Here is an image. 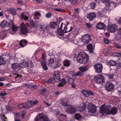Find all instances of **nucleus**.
I'll list each match as a JSON object with an SVG mask.
<instances>
[{
    "label": "nucleus",
    "instance_id": "f257e3e1",
    "mask_svg": "<svg viewBox=\"0 0 121 121\" xmlns=\"http://www.w3.org/2000/svg\"><path fill=\"white\" fill-rule=\"evenodd\" d=\"M50 28H58V30L57 33L58 34V37L62 39H63L65 38L69 39L70 42L73 43H74V40L75 39V36L73 35H67L65 37L64 33L69 32L71 31L72 28V26L70 27V29L68 30L67 26L61 22H57L56 23L51 22L50 23Z\"/></svg>",
    "mask_w": 121,
    "mask_h": 121
},
{
    "label": "nucleus",
    "instance_id": "f03ea898",
    "mask_svg": "<svg viewBox=\"0 0 121 121\" xmlns=\"http://www.w3.org/2000/svg\"><path fill=\"white\" fill-rule=\"evenodd\" d=\"M117 110V108L116 107L111 108L110 105L106 106L104 104L100 107L99 112L101 114L103 115L111 114L114 115L116 113Z\"/></svg>",
    "mask_w": 121,
    "mask_h": 121
},
{
    "label": "nucleus",
    "instance_id": "7ed1b4c3",
    "mask_svg": "<svg viewBox=\"0 0 121 121\" xmlns=\"http://www.w3.org/2000/svg\"><path fill=\"white\" fill-rule=\"evenodd\" d=\"M0 26L4 31L8 30L10 28L12 27L13 31L14 32L17 31L19 29V27L14 26L13 21L9 19L8 21H3L0 23Z\"/></svg>",
    "mask_w": 121,
    "mask_h": 121
},
{
    "label": "nucleus",
    "instance_id": "20e7f679",
    "mask_svg": "<svg viewBox=\"0 0 121 121\" xmlns=\"http://www.w3.org/2000/svg\"><path fill=\"white\" fill-rule=\"evenodd\" d=\"M84 52L79 53L77 57V61L81 63L85 64L89 60L88 57Z\"/></svg>",
    "mask_w": 121,
    "mask_h": 121
},
{
    "label": "nucleus",
    "instance_id": "39448f33",
    "mask_svg": "<svg viewBox=\"0 0 121 121\" xmlns=\"http://www.w3.org/2000/svg\"><path fill=\"white\" fill-rule=\"evenodd\" d=\"M48 64L49 66L53 68H57L60 66L61 62L59 59L56 58L55 61L54 58H50L48 60Z\"/></svg>",
    "mask_w": 121,
    "mask_h": 121
},
{
    "label": "nucleus",
    "instance_id": "423d86ee",
    "mask_svg": "<svg viewBox=\"0 0 121 121\" xmlns=\"http://www.w3.org/2000/svg\"><path fill=\"white\" fill-rule=\"evenodd\" d=\"M65 111L68 113L72 114L74 113L77 111L80 110L76 109V107L74 106L70 105H68L65 108Z\"/></svg>",
    "mask_w": 121,
    "mask_h": 121
},
{
    "label": "nucleus",
    "instance_id": "0eeeda50",
    "mask_svg": "<svg viewBox=\"0 0 121 121\" xmlns=\"http://www.w3.org/2000/svg\"><path fill=\"white\" fill-rule=\"evenodd\" d=\"M87 108L90 115L95 113L96 111L97 107L92 103H90L88 104Z\"/></svg>",
    "mask_w": 121,
    "mask_h": 121
},
{
    "label": "nucleus",
    "instance_id": "6e6552de",
    "mask_svg": "<svg viewBox=\"0 0 121 121\" xmlns=\"http://www.w3.org/2000/svg\"><path fill=\"white\" fill-rule=\"evenodd\" d=\"M35 121H49V119L46 115L39 114L35 118Z\"/></svg>",
    "mask_w": 121,
    "mask_h": 121
},
{
    "label": "nucleus",
    "instance_id": "1a4fd4ad",
    "mask_svg": "<svg viewBox=\"0 0 121 121\" xmlns=\"http://www.w3.org/2000/svg\"><path fill=\"white\" fill-rule=\"evenodd\" d=\"M94 80L97 84H102L104 82L103 76L101 74L99 75L97 77H94Z\"/></svg>",
    "mask_w": 121,
    "mask_h": 121
},
{
    "label": "nucleus",
    "instance_id": "9d476101",
    "mask_svg": "<svg viewBox=\"0 0 121 121\" xmlns=\"http://www.w3.org/2000/svg\"><path fill=\"white\" fill-rule=\"evenodd\" d=\"M20 29L23 35H26L28 32L29 29L25 26L23 22H22L21 23Z\"/></svg>",
    "mask_w": 121,
    "mask_h": 121
},
{
    "label": "nucleus",
    "instance_id": "9b49d317",
    "mask_svg": "<svg viewBox=\"0 0 121 121\" xmlns=\"http://www.w3.org/2000/svg\"><path fill=\"white\" fill-rule=\"evenodd\" d=\"M117 26L115 24L112 25L108 26L107 30L108 32L111 33H114L117 29Z\"/></svg>",
    "mask_w": 121,
    "mask_h": 121
},
{
    "label": "nucleus",
    "instance_id": "f8f14e48",
    "mask_svg": "<svg viewBox=\"0 0 121 121\" xmlns=\"http://www.w3.org/2000/svg\"><path fill=\"white\" fill-rule=\"evenodd\" d=\"M94 67L96 72L98 73H100L101 72L103 66L101 64H96L94 65Z\"/></svg>",
    "mask_w": 121,
    "mask_h": 121
},
{
    "label": "nucleus",
    "instance_id": "ddd939ff",
    "mask_svg": "<svg viewBox=\"0 0 121 121\" xmlns=\"http://www.w3.org/2000/svg\"><path fill=\"white\" fill-rule=\"evenodd\" d=\"M116 4L115 3H113L112 2L108 1L105 4L106 7H107L106 10L108 9L111 10L113 8H114L116 6Z\"/></svg>",
    "mask_w": 121,
    "mask_h": 121
},
{
    "label": "nucleus",
    "instance_id": "4468645a",
    "mask_svg": "<svg viewBox=\"0 0 121 121\" xmlns=\"http://www.w3.org/2000/svg\"><path fill=\"white\" fill-rule=\"evenodd\" d=\"M106 90L108 91H112L114 88V85L110 82H107L105 86Z\"/></svg>",
    "mask_w": 121,
    "mask_h": 121
},
{
    "label": "nucleus",
    "instance_id": "2eb2a0df",
    "mask_svg": "<svg viewBox=\"0 0 121 121\" xmlns=\"http://www.w3.org/2000/svg\"><path fill=\"white\" fill-rule=\"evenodd\" d=\"M90 37L89 35H85L82 37V41L85 44L88 43L90 40Z\"/></svg>",
    "mask_w": 121,
    "mask_h": 121
},
{
    "label": "nucleus",
    "instance_id": "dca6fc26",
    "mask_svg": "<svg viewBox=\"0 0 121 121\" xmlns=\"http://www.w3.org/2000/svg\"><path fill=\"white\" fill-rule=\"evenodd\" d=\"M53 78L56 82L60 81V78L59 75V73L58 71H55Z\"/></svg>",
    "mask_w": 121,
    "mask_h": 121
},
{
    "label": "nucleus",
    "instance_id": "f3484780",
    "mask_svg": "<svg viewBox=\"0 0 121 121\" xmlns=\"http://www.w3.org/2000/svg\"><path fill=\"white\" fill-rule=\"evenodd\" d=\"M82 93L86 97L89 96L90 95H93V93L91 91H86L85 90H83L82 91Z\"/></svg>",
    "mask_w": 121,
    "mask_h": 121
},
{
    "label": "nucleus",
    "instance_id": "a211bd4d",
    "mask_svg": "<svg viewBox=\"0 0 121 121\" xmlns=\"http://www.w3.org/2000/svg\"><path fill=\"white\" fill-rule=\"evenodd\" d=\"M87 17L89 19L90 21H91L96 17V15L95 13H91L87 15Z\"/></svg>",
    "mask_w": 121,
    "mask_h": 121
},
{
    "label": "nucleus",
    "instance_id": "6ab92c4d",
    "mask_svg": "<svg viewBox=\"0 0 121 121\" xmlns=\"http://www.w3.org/2000/svg\"><path fill=\"white\" fill-rule=\"evenodd\" d=\"M12 68L13 69H17L18 70L21 69V66L19 64L14 63L12 65Z\"/></svg>",
    "mask_w": 121,
    "mask_h": 121
},
{
    "label": "nucleus",
    "instance_id": "aec40b11",
    "mask_svg": "<svg viewBox=\"0 0 121 121\" xmlns=\"http://www.w3.org/2000/svg\"><path fill=\"white\" fill-rule=\"evenodd\" d=\"M60 101L61 104L62 106L66 107L68 106L67 99L64 98L61 99Z\"/></svg>",
    "mask_w": 121,
    "mask_h": 121
},
{
    "label": "nucleus",
    "instance_id": "412c9836",
    "mask_svg": "<svg viewBox=\"0 0 121 121\" xmlns=\"http://www.w3.org/2000/svg\"><path fill=\"white\" fill-rule=\"evenodd\" d=\"M48 26V25L45 24H42L41 23L40 24L39 28L41 31H44L47 30Z\"/></svg>",
    "mask_w": 121,
    "mask_h": 121
},
{
    "label": "nucleus",
    "instance_id": "4be33fe9",
    "mask_svg": "<svg viewBox=\"0 0 121 121\" xmlns=\"http://www.w3.org/2000/svg\"><path fill=\"white\" fill-rule=\"evenodd\" d=\"M66 82L65 79L62 78L61 80V82L57 85L58 87H61L64 86L66 84Z\"/></svg>",
    "mask_w": 121,
    "mask_h": 121
},
{
    "label": "nucleus",
    "instance_id": "5701e85b",
    "mask_svg": "<svg viewBox=\"0 0 121 121\" xmlns=\"http://www.w3.org/2000/svg\"><path fill=\"white\" fill-rule=\"evenodd\" d=\"M27 14V13L26 12L22 13L21 16V18L25 20H27L29 16Z\"/></svg>",
    "mask_w": 121,
    "mask_h": 121
},
{
    "label": "nucleus",
    "instance_id": "b1692460",
    "mask_svg": "<svg viewBox=\"0 0 121 121\" xmlns=\"http://www.w3.org/2000/svg\"><path fill=\"white\" fill-rule=\"evenodd\" d=\"M27 43V41L25 39H23L20 41L19 44L21 47H23L26 45Z\"/></svg>",
    "mask_w": 121,
    "mask_h": 121
},
{
    "label": "nucleus",
    "instance_id": "393cba45",
    "mask_svg": "<svg viewBox=\"0 0 121 121\" xmlns=\"http://www.w3.org/2000/svg\"><path fill=\"white\" fill-rule=\"evenodd\" d=\"M105 25L103 23L100 22L98 23L96 25L97 28L99 29H102L104 28Z\"/></svg>",
    "mask_w": 121,
    "mask_h": 121
},
{
    "label": "nucleus",
    "instance_id": "a878e982",
    "mask_svg": "<svg viewBox=\"0 0 121 121\" xmlns=\"http://www.w3.org/2000/svg\"><path fill=\"white\" fill-rule=\"evenodd\" d=\"M56 115L59 114L61 116V117H64V118L66 119V115H63L62 114H60V112L59 110H56L54 111Z\"/></svg>",
    "mask_w": 121,
    "mask_h": 121
},
{
    "label": "nucleus",
    "instance_id": "bb28decb",
    "mask_svg": "<svg viewBox=\"0 0 121 121\" xmlns=\"http://www.w3.org/2000/svg\"><path fill=\"white\" fill-rule=\"evenodd\" d=\"M89 68L87 66H81L79 68V69L82 72L85 71L87 70Z\"/></svg>",
    "mask_w": 121,
    "mask_h": 121
},
{
    "label": "nucleus",
    "instance_id": "cd10ccee",
    "mask_svg": "<svg viewBox=\"0 0 121 121\" xmlns=\"http://www.w3.org/2000/svg\"><path fill=\"white\" fill-rule=\"evenodd\" d=\"M26 108H29L32 107L33 106V104L31 100H28L26 104H25Z\"/></svg>",
    "mask_w": 121,
    "mask_h": 121
},
{
    "label": "nucleus",
    "instance_id": "c85d7f7f",
    "mask_svg": "<svg viewBox=\"0 0 121 121\" xmlns=\"http://www.w3.org/2000/svg\"><path fill=\"white\" fill-rule=\"evenodd\" d=\"M87 49L90 53H92L93 51L92 45L91 44L88 45L86 46Z\"/></svg>",
    "mask_w": 121,
    "mask_h": 121
},
{
    "label": "nucleus",
    "instance_id": "c756f323",
    "mask_svg": "<svg viewBox=\"0 0 121 121\" xmlns=\"http://www.w3.org/2000/svg\"><path fill=\"white\" fill-rule=\"evenodd\" d=\"M86 105H85V104H84L83 106L82 107H76V109L80 110L77 111L81 112L82 111H84L85 110L86 108Z\"/></svg>",
    "mask_w": 121,
    "mask_h": 121
},
{
    "label": "nucleus",
    "instance_id": "7c9ffc66",
    "mask_svg": "<svg viewBox=\"0 0 121 121\" xmlns=\"http://www.w3.org/2000/svg\"><path fill=\"white\" fill-rule=\"evenodd\" d=\"M41 65L43 69L45 70H47L48 69V67L47 66L46 63L44 61L41 62Z\"/></svg>",
    "mask_w": 121,
    "mask_h": 121
},
{
    "label": "nucleus",
    "instance_id": "2f4dec72",
    "mask_svg": "<svg viewBox=\"0 0 121 121\" xmlns=\"http://www.w3.org/2000/svg\"><path fill=\"white\" fill-rule=\"evenodd\" d=\"M41 14L40 13L38 12H35V13L33 17L35 19H37L39 18Z\"/></svg>",
    "mask_w": 121,
    "mask_h": 121
},
{
    "label": "nucleus",
    "instance_id": "473e14b6",
    "mask_svg": "<svg viewBox=\"0 0 121 121\" xmlns=\"http://www.w3.org/2000/svg\"><path fill=\"white\" fill-rule=\"evenodd\" d=\"M21 62L20 63V64L21 65H20L21 67L25 68L27 67L28 68V62H24L22 64H21Z\"/></svg>",
    "mask_w": 121,
    "mask_h": 121
},
{
    "label": "nucleus",
    "instance_id": "72a5a7b5",
    "mask_svg": "<svg viewBox=\"0 0 121 121\" xmlns=\"http://www.w3.org/2000/svg\"><path fill=\"white\" fill-rule=\"evenodd\" d=\"M6 61L5 59L2 56H0V65H3L5 63Z\"/></svg>",
    "mask_w": 121,
    "mask_h": 121
},
{
    "label": "nucleus",
    "instance_id": "f704fd0d",
    "mask_svg": "<svg viewBox=\"0 0 121 121\" xmlns=\"http://www.w3.org/2000/svg\"><path fill=\"white\" fill-rule=\"evenodd\" d=\"M63 63L64 65L66 66H69L70 64V61L67 60H65L63 62Z\"/></svg>",
    "mask_w": 121,
    "mask_h": 121
},
{
    "label": "nucleus",
    "instance_id": "c9c22d12",
    "mask_svg": "<svg viewBox=\"0 0 121 121\" xmlns=\"http://www.w3.org/2000/svg\"><path fill=\"white\" fill-rule=\"evenodd\" d=\"M109 64L110 66H114L116 64V62L113 60H111L109 62Z\"/></svg>",
    "mask_w": 121,
    "mask_h": 121
},
{
    "label": "nucleus",
    "instance_id": "e433bc0d",
    "mask_svg": "<svg viewBox=\"0 0 121 121\" xmlns=\"http://www.w3.org/2000/svg\"><path fill=\"white\" fill-rule=\"evenodd\" d=\"M0 117L1 118V121H6L7 120V118L3 114H0Z\"/></svg>",
    "mask_w": 121,
    "mask_h": 121
},
{
    "label": "nucleus",
    "instance_id": "4c0bfd02",
    "mask_svg": "<svg viewBox=\"0 0 121 121\" xmlns=\"http://www.w3.org/2000/svg\"><path fill=\"white\" fill-rule=\"evenodd\" d=\"M29 26L30 27L32 28L33 27L36 28L38 26L37 25H35L34 22H30Z\"/></svg>",
    "mask_w": 121,
    "mask_h": 121
},
{
    "label": "nucleus",
    "instance_id": "58836bf2",
    "mask_svg": "<svg viewBox=\"0 0 121 121\" xmlns=\"http://www.w3.org/2000/svg\"><path fill=\"white\" fill-rule=\"evenodd\" d=\"M81 117V115L79 113H76L75 115V119L78 120L80 119Z\"/></svg>",
    "mask_w": 121,
    "mask_h": 121
},
{
    "label": "nucleus",
    "instance_id": "ea45409f",
    "mask_svg": "<svg viewBox=\"0 0 121 121\" xmlns=\"http://www.w3.org/2000/svg\"><path fill=\"white\" fill-rule=\"evenodd\" d=\"M112 55L113 56L121 57V53L116 52L113 53Z\"/></svg>",
    "mask_w": 121,
    "mask_h": 121
},
{
    "label": "nucleus",
    "instance_id": "a19ab883",
    "mask_svg": "<svg viewBox=\"0 0 121 121\" xmlns=\"http://www.w3.org/2000/svg\"><path fill=\"white\" fill-rule=\"evenodd\" d=\"M96 4L94 2H92L90 3V6L91 9H94L95 7Z\"/></svg>",
    "mask_w": 121,
    "mask_h": 121
},
{
    "label": "nucleus",
    "instance_id": "79ce46f5",
    "mask_svg": "<svg viewBox=\"0 0 121 121\" xmlns=\"http://www.w3.org/2000/svg\"><path fill=\"white\" fill-rule=\"evenodd\" d=\"M11 13L13 14V15H14L16 14V12L15 9L13 8H12L11 9Z\"/></svg>",
    "mask_w": 121,
    "mask_h": 121
},
{
    "label": "nucleus",
    "instance_id": "37998d69",
    "mask_svg": "<svg viewBox=\"0 0 121 121\" xmlns=\"http://www.w3.org/2000/svg\"><path fill=\"white\" fill-rule=\"evenodd\" d=\"M83 73L82 71H78L75 74L74 76H81L82 75Z\"/></svg>",
    "mask_w": 121,
    "mask_h": 121
},
{
    "label": "nucleus",
    "instance_id": "c03bdc74",
    "mask_svg": "<svg viewBox=\"0 0 121 121\" xmlns=\"http://www.w3.org/2000/svg\"><path fill=\"white\" fill-rule=\"evenodd\" d=\"M117 32L118 35L121 36V27L117 29Z\"/></svg>",
    "mask_w": 121,
    "mask_h": 121
},
{
    "label": "nucleus",
    "instance_id": "a18cd8bd",
    "mask_svg": "<svg viewBox=\"0 0 121 121\" xmlns=\"http://www.w3.org/2000/svg\"><path fill=\"white\" fill-rule=\"evenodd\" d=\"M14 115V117L15 119H17V118H19L21 116L18 113H17L15 114Z\"/></svg>",
    "mask_w": 121,
    "mask_h": 121
},
{
    "label": "nucleus",
    "instance_id": "49530a36",
    "mask_svg": "<svg viewBox=\"0 0 121 121\" xmlns=\"http://www.w3.org/2000/svg\"><path fill=\"white\" fill-rule=\"evenodd\" d=\"M18 107L19 108H26V106L25 104H20L18 106Z\"/></svg>",
    "mask_w": 121,
    "mask_h": 121
},
{
    "label": "nucleus",
    "instance_id": "de8ad7c7",
    "mask_svg": "<svg viewBox=\"0 0 121 121\" xmlns=\"http://www.w3.org/2000/svg\"><path fill=\"white\" fill-rule=\"evenodd\" d=\"M55 82H56L55 81L54 78L50 79L48 81V83H54Z\"/></svg>",
    "mask_w": 121,
    "mask_h": 121
},
{
    "label": "nucleus",
    "instance_id": "09e8293b",
    "mask_svg": "<svg viewBox=\"0 0 121 121\" xmlns=\"http://www.w3.org/2000/svg\"><path fill=\"white\" fill-rule=\"evenodd\" d=\"M86 25L87 28H91L92 26V24L88 23H86Z\"/></svg>",
    "mask_w": 121,
    "mask_h": 121
},
{
    "label": "nucleus",
    "instance_id": "8fccbe9b",
    "mask_svg": "<svg viewBox=\"0 0 121 121\" xmlns=\"http://www.w3.org/2000/svg\"><path fill=\"white\" fill-rule=\"evenodd\" d=\"M68 81L70 83L72 84L73 83L74 81V80L71 78H70L69 79Z\"/></svg>",
    "mask_w": 121,
    "mask_h": 121
},
{
    "label": "nucleus",
    "instance_id": "3c124183",
    "mask_svg": "<svg viewBox=\"0 0 121 121\" xmlns=\"http://www.w3.org/2000/svg\"><path fill=\"white\" fill-rule=\"evenodd\" d=\"M67 1H69L71 3H72L73 4H74L76 3L77 2L75 1L74 0H65Z\"/></svg>",
    "mask_w": 121,
    "mask_h": 121
},
{
    "label": "nucleus",
    "instance_id": "603ef678",
    "mask_svg": "<svg viewBox=\"0 0 121 121\" xmlns=\"http://www.w3.org/2000/svg\"><path fill=\"white\" fill-rule=\"evenodd\" d=\"M26 112V110H23L21 113V115L22 116V117L23 118L24 117V115L25 114Z\"/></svg>",
    "mask_w": 121,
    "mask_h": 121
},
{
    "label": "nucleus",
    "instance_id": "864d4df0",
    "mask_svg": "<svg viewBox=\"0 0 121 121\" xmlns=\"http://www.w3.org/2000/svg\"><path fill=\"white\" fill-rule=\"evenodd\" d=\"M31 101L33 104V106L37 104L38 103V101L37 100H35V101L31 100Z\"/></svg>",
    "mask_w": 121,
    "mask_h": 121
},
{
    "label": "nucleus",
    "instance_id": "5fc2aeb1",
    "mask_svg": "<svg viewBox=\"0 0 121 121\" xmlns=\"http://www.w3.org/2000/svg\"><path fill=\"white\" fill-rule=\"evenodd\" d=\"M51 14L50 13H48L46 14V17L47 18H49L51 16Z\"/></svg>",
    "mask_w": 121,
    "mask_h": 121
},
{
    "label": "nucleus",
    "instance_id": "6e6d98bb",
    "mask_svg": "<svg viewBox=\"0 0 121 121\" xmlns=\"http://www.w3.org/2000/svg\"><path fill=\"white\" fill-rule=\"evenodd\" d=\"M75 10V12L76 13H77L78 14V13L79 12V9L75 8L74 9Z\"/></svg>",
    "mask_w": 121,
    "mask_h": 121
},
{
    "label": "nucleus",
    "instance_id": "4d7b16f0",
    "mask_svg": "<svg viewBox=\"0 0 121 121\" xmlns=\"http://www.w3.org/2000/svg\"><path fill=\"white\" fill-rule=\"evenodd\" d=\"M6 95V93L4 92H2L0 93V95L1 96H4Z\"/></svg>",
    "mask_w": 121,
    "mask_h": 121
},
{
    "label": "nucleus",
    "instance_id": "13d9d810",
    "mask_svg": "<svg viewBox=\"0 0 121 121\" xmlns=\"http://www.w3.org/2000/svg\"><path fill=\"white\" fill-rule=\"evenodd\" d=\"M2 34L3 35H4V38H2V39H4L5 37H6V33H4V32H2Z\"/></svg>",
    "mask_w": 121,
    "mask_h": 121
},
{
    "label": "nucleus",
    "instance_id": "bf43d9fd",
    "mask_svg": "<svg viewBox=\"0 0 121 121\" xmlns=\"http://www.w3.org/2000/svg\"><path fill=\"white\" fill-rule=\"evenodd\" d=\"M117 65L118 68H120L121 67V63H118L117 64Z\"/></svg>",
    "mask_w": 121,
    "mask_h": 121
},
{
    "label": "nucleus",
    "instance_id": "052dcab7",
    "mask_svg": "<svg viewBox=\"0 0 121 121\" xmlns=\"http://www.w3.org/2000/svg\"><path fill=\"white\" fill-rule=\"evenodd\" d=\"M104 42L106 44H108L109 42V41L106 39H104Z\"/></svg>",
    "mask_w": 121,
    "mask_h": 121
},
{
    "label": "nucleus",
    "instance_id": "680f3d73",
    "mask_svg": "<svg viewBox=\"0 0 121 121\" xmlns=\"http://www.w3.org/2000/svg\"><path fill=\"white\" fill-rule=\"evenodd\" d=\"M36 2L40 4L42 2V0H36Z\"/></svg>",
    "mask_w": 121,
    "mask_h": 121
},
{
    "label": "nucleus",
    "instance_id": "e2e57ef3",
    "mask_svg": "<svg viewBox=\"0 0 121 121\" xmlns=\"http://www.w3.org/2000/svg\"><path fill=\"white\" fill-rule=\"evenodd\" d=\"M120 89H121L120 90L118 89L117 90V91L119 93V95L121 96V87H120Z\"/></svg>",
    "mask_w": 121,
    "mask_h": 121
},
{
    "label": "nucleus",
    "instance_id": "0e129e2a",
    "mask_svg": "<svg viewBox=\"0 0 121 121\" xmlns=\"http://www.w3.org/2000/svg\"><path fill=\"white\" fill-rule=\"evenodd\" d=\"M42 56L43 60H45V57L44 54H42Z\"/></svg>",
    "mask_w": 121,
    "mask_h": 121
},
{
    "label": "nucleus",
    "instance_id": "69168bd1",
    "mask_svg": "<svg viewBox=\"0 0 121 121\" xmlns=\"http://www.w3.org/2000/svg\"><path fill=\"white\" fill-rule=\"evenodd\" d=\"M61 9H60L56 8L55 9V10L57 11H60L61 10Z\"/></svg>",
    "mask_w": 121,
    "mask_h": 121
},
{
    "label": "nucleus",
    "instance_id": "338daca9",
    "mask_svg": "<svg viewBox=\"0 0 121 121\" xmlns=\"http://www.w3.org/2000/svg\"><path fill=\"white\" fill-rule=\"evenodd\" d=\"M115 47H116V48H121L120 46L119 45L117 44H116L115 45Z\"/></svg>",
    "mask_w": 121,
    "mask_h": 121
},
{
    "label": "nucleus",
    "instance_id": "774afa93",
    "mask_svg": "<svg viewBox=\"0 0 121 121\" xmlns=\"http://www.w3.org/2000/svg\"><path fill=\"white\" fill-rule=\"evenodd\" d=\"M118 23L119 24H121V17L119 18L118 21Z\"/></svg>",
    "mask_w": 121,
    "mask_h": 121
}]
</instances>
